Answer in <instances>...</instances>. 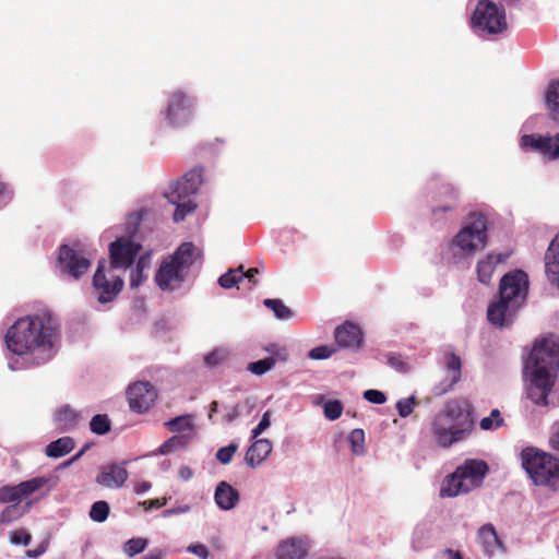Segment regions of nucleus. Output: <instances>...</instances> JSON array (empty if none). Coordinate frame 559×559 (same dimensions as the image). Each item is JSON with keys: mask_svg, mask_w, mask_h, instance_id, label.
Masks as SVG:
<instances>
[{"mask_svg": "<svg viewBox=\"0 0 559 559\" xmlns=\"http://www.w3.org/2000/svg\"><path fill=\"white\" fill-rule=\"evenodd\" d=\"M58 338V324L49 311L17 319L7 331L5 344L10 352L23 356L37 354V365L51 359Z\"/></svg>", "mask_w": 559, "mask_h": 559, "instance_id": "f257e3e1", "label": "nucleus"}, {"mask_svg": "<svg viewBox=\"0 0 559 559\" xmlns=\"http://www.w3.org/2000/svg\"><path fill=\"white\" fill-rule=\"evenodd\" d=\"M472 404L463 397L447 401L443 408L433 417L431 432L442 448L466 439L474 430Z\"/></svg>", "mask_w": 559, "mask_h": 559, "instance_id": "f03ea898", "label": "nucleus"}, {"mask_svg": "<svg viewBox=\"0 0 559 559\" xmlns=\"http://www.w3.org/2000/svg\"><path fill=\"white\" fill-rule=\"evenodd\" d=\"M198 255L199 250L192 242L181 243L173 254L160 263L155 274L157 286L165 292L180 288Z\"/></svg>", "mask_w": 559, "mask_h": 559, "instance_id": "7ed1b4c3", "label": "nucleus"}, {"mask_svg": "<svg viewBox=\"0 0 559 559\" xmlns=\"http://www.w3.org/2000/svg\"><path fill=\"white\" fill-rule=\"evenodd\" d=\"M521 462L530 478L537 486L559 489V459L534 447L521 452Z\"/></svg>", "mask_w": 559, "mask_h": 559, "instance_id": "20e7f679", "label": "nucleus"}, {"mask_svg": "<svg viewBox=\"0 0 559 559\" xmlns=\"http://www.w3.org/2000/svg\"><path fill=\"white\" fill-rule=\"evenodd\" d=\"M202 168L195 167L187 171L180 179L171 182L164 195L169 203L176 205L174 221L182 222L186 216L197 209V203L191 199L201 186Z\"/></svg>", "mask_w": 559, "mask_h": 559, "instance_id": "39448f33", "label": "nucleus"}, {"mask_svg": "<svg viewBox=\"0 0 559 559\" xmlns=\"http://www.w3.org/2000/svg\"><path fill=\"white\" fill-rule=\"evenodd\" d=\"M473 28L487 34H501L508 28L506 11L490 0L478 1L471 19Z\"/></svg>", "mask_w": 559, "mask_h": 559, "instance_id": "423d86ee", "label": "nucleus"}, {"mask_svg": "<svg viewBox=\"0 0 559 559\" xmlns=\"http://www.w3.org/2000/svg\"><path fill=\"white\" fill-rule=\"evenodd\" d=\"M487 218L483 213H471L467 224L456 234L453 242L464 252L471 253L487 245Z\"/></svg>", "mask_w": 559, "mask_h": 559, "instance_id": "0eeeda50", "label": "nucleus"}, {"mask_svg": "<svg viewBox=\"0 0 559 559\" xmlns=\"http://www.w3.org/2000/svg\"><path fill=\"white\" fill-rule=\"evenodd\" d=\"M526 397L536 406L547 407L549 395L557 382V373L547 370L524 368Z\"/></svg>", "mask_w": 559, "mask_h": 559, "instance_id": "6e6552de", "label": "nucleus"}, {"mask_svg": "<svg viewBox=\"0 0 559 559\" xmlns=\"http://www.w3.org/2000/svg\"><path fill=\"white\" fill-rule=\"evenodd\" d=\"M524 368L547 370L557 373L559 369V344L554 341H536Z\"/></svg>", "mask_w": 559, "mask_h": 559, "instance_id": "1a4fd4ad", "label": "nucleus"}, {"mask_svg": "<svg viewBox=\"0 0 559 559\" xmlns=\"http://www.w3.org/2000/svg\"><path fill=\"white\" fill-rule=\"evenodd\" d=\"M195 109L194 97L178 90L173 92L165 109L166 119L173 127L187 124L193 117Z\"/></svg>", "mask_w": 559, "mask_h": 559, "instance_id": "9d476101", "label": "nucleus"}, {"mask_svg": "<svg viewBox=\"0 0 559 559\" xmlns=\"http://www.w3.org/2000/svg\"><path fill=\"white\" fill-rule=\"evenodd\" d=\"M528 278L525 272L518 270L502 276L499 285V297L515 308H520L526 296Z\"/></svg>", "mask_w": 559, "mask_h": 559, "instance_id": "9b49d317", "label": "nucleus"}, {"mask_svg": "<svg viewBox=\"0 0 559 559\" xmlns=\"http://www.w3.org/2000/svg\"><path fill=\"white\" fill-rule=\"evenodd\" d=\"M52 477L39 476L32 479L21 481L16 486H2L0 488V502L1 503H17L29 497L32 493L48 487L51 488Z\"/></svg>", "mask_w": 559, "mask_h": 559, "instance_id": "f8f14e48", "label": "nucleus"}, {"mask_svg": "<svg viewBox=\"0 0 559 559\" xmlns=\"http://www.w3.org/2000/svg\"><path fill=\"white\" fill-rule=\"evenodd\" d=\"M91 266V261L68 245L59 248L57 267L61 274L79 280Z\"/></svg>", "mask_w": 559, "mask_h": 559, "instance_id": "ddd939ff", "label": "nucleus"}, {"mask_svg": "<svg viewBox=\"0 0 559 559\" xmlns=\"http://www.w3.org/2000/svg\"><path fill=\"white\" fill-rule=\"evenodd\" d=\"M105 260H100L93 276V287L100 304L112 301L123 288V281L119 276L108 278L105 274Z\"/></svg>", "mask_w": 559, "mask_h": 559, "instance_id": "4468645a", "label": "nucleus"}, {"mask_svg": "<svg viewBox=\"0 0 559 559\" xmlns=\"http://www.w3.org/2000/svg\"><path fill=\"white\" fill-rule=\"evenodd\" d=\"M432 198L435 205L431 209V214L436 219H441L444 214L454 212L460 203L459 191L449 182L438 185Z\"/></svg>", "mask_w": 559, "mask_h": 559, "instance_id": "2eb2a0df", "label": "nucleus"}, {"mask_svg": "<svg viewBox=\"0 0 559 559\" xmlns=\"http://www.w3.org/2000/svg\"><path fill=\"white\" fill-rule=\"evenodd\" d=\"M157 400V392L150 382H135L128 389L129 406L136 413L150 409Z\"/></svg>", "mask_w": 559, "mask_h": 559, "instance_id": "dca6fc26", "label": "nucleus"}, {"mask_svg": "<svg viewBox=\"0 0 559 559\" xmlns=\"http://www.w3.org/2000/svg\"><path fill=\"white\" fill-rule=\"evenodd\" d=\"M524 150L538 151L548 160L559 158V133L554 136L540 134H525L521 138Z\"/></svg>", "mask_w": 559, "mask_h": 559, "instance_id": "f3484780", "label": "nucleus"}, {"mask_svg": "<svg viewBox=\"0 0 559 559\" xmlns=\"http://www.w3.org/2000/svg\"><path fill=\"white\" fill-rule=\"evenodd\" d=\"M141 246L127 238H118L109 246L110 265L117 267H129L139 251Z\"/></svg>", "mask_w": 559, "mask_h": 559, "instance_id": "a211bd4d", "label": "nucleus"}, {"mask_svg": "<svg viewBox=\"0 0 559 559\" xmlns=\"http://www.w3.org/2000/svg\"><path fill=\"white\" fill-rule=\"evenodd\" d=\"M126 462L118 464L111 463L100 467L99 473L97 474L95 481L105 488L109 489H118L121 488L128 477L129 473L126 468Z\"/></svg>", "mask_w": 559, "mask_h": 559, "instance_id": "6ab92c4d", "label": "nucleus"}, {"mask_svg": "<svg viewBox=\"0 0 559 559\" xmlns=\"http://www.w3.org/2000/svg\"><path fill=\"white\" fill-rule=\"evenodd\" d=\"M334 338L340 348L358 349L362 344V332L357 324L347 321L335 329Z\"/></svg>", "mask_w": 559, "mask_h": 559, "instance_id": "aec40b11", "label": "nucleus"}, {"mask_svg": "<svg viewBox=\"0 0 559 559\" xmlns=\"http://www.w3.org/2000/svg\"><path fill=\"white\" fill-rule=\"evenodd\" d=\"M477 538L483 550L489 557L506 551V546L501 538L498 536V533L491 523H486L480 526L477 532Z\"/></svg>", "mask_w": 559, "mask_h": 559, "instance_id": "412c9836", "label": "nucleus"}, {"mask_svg": "<svg viewBox=\"0 0 559 559\" xmlns=\"http://www.w3.org/2000/svg\"><path fill=\"white\" fill-rule=\"evenodd\" d=\"M457 475H461L471 490L480 486L483 478L488 472V465L481 460H467L462 466L456 468Z\"/></svg>", "mask_w": 559, "mask_h": 559, "instance_id": "4be33fe9", "label": "nucleus"}, {"mask_svg": "<svg viewBox=\"0 0 559 559\" xmlns=\"http://www.w3.org/2000/svg\"><path fill=\"white\" fill-rule=\"evenodd\" d=\"M518 311L514 305L499 297L498 301L491 302L487 310L488 321L498 326L509 325Z\"/></svg>", "mask_w": 559, "mask_h": 559, "instance_id": "5701e85b", "label": "nucleus"}, {"mask_svg": "<svg viewBox=\"0 0 559 559\" xmlns=\"http://www.w3.org/2000/svg\"><path fill=\"white\" fill-rule=\"evenodd\" d=\"M214 500L222 510H231L239 502V491L226 481H221L216 486Z\"/></svg>", "mask_w": 559, "mask_h": 559, "instance_id": "b1692460", "label": "nucleus"}, {"mask_svg": "<svg viewBox=\"0 0 559 559\" xmlns=\"http://www.w3.org/2000/svg\"><path fill=\"white\" fill-rule=\"evenodd\" d=\"M545 260L547 277L552 285L559 288V234L550 242Z\"/></svg>", "mask_w": 559, "mask_h": 559, "instance_id": "393cba45", "label": "nucleus"}, {"mask_svg": "<svg viewBox=\"0 0 559 559\" xmlns=\"http://www.w3.org/2000/svg\"><path fill=\"white\" fill-rule=\"evenodd\" d=\"M80 413L69 405L61 406L55 412L53 421L59 432L69 431L79 425Z\"/></svg>", "mask_w": 559, "mask_h": 559, "instance_id": "a878e982", "label": "nucleus"}, {"mask_svg": "<svg viewBox=\"0 0 559 559\" xmlns=\"http://www.w3.org/2000/svg\"><path fill=\"white\" fill-rule=\"evenodd\" d=\"M271 451L272 443L267 439H258L247 450L245 461L249 466L255 467L267 457Z\"/></svg>", "mask_w": 559, "mask_h": 559, "instance_id": "bb28decb", "label": "nucleus"}, {"mask_svg": "<svg viewBox=\"0 0 559 559\" xmlns=\"http://www.w3.org/2000/svg\"><path fill=\"white\" fill-rule=\"evenodd\" d=\"M509 254L508 253H499V254H488L486 259L480 260L477 263V275L479 282L483 284H489L492 273L495 271V266L498 263H503L508 260Z\"/></svg>", "mask_w": 559, "mask_h": 559, "instance_id": "cd10ccee", "label": "nucleus"}, {"mask_svg": "<svg viewBox=\"0 0 559 559\" xmlns=\"http://www.w3.org/2000/svg\"><path fill=\"white\" fill-rule=\"evenodd\" d=\"M307 555V546L301 539H287L277 548V559H304Z\"/></svg>", "mask_w": 559, "mask_h": 559, "instance_id": "c85d7f7f", "label": "nucleus"}, {"mask_svg": "<svg viewBox=\"0 0 559 559\" xmlns=\"http://www.w3.org/2000/svg\"><path fill=\"white\" fill-rule=\"evenodd\" d=\"M447 369L449 384L444 388H438L437 394H444L453 390L454 385L461 380L462 361L456 354L451 353L447 355Z\"/></svg>", "mask_w": 559, "mask_h": 559, "instance_id": "c756f323", "label": "nucleus"}, {"mask_svg": "<svg viewBox=\"0 0 559 559\" xmlns=\"http://www.w3.org/2000/svg\"><path fill=\"white\" fill-rule=\"evenodd\" d=\"M471 491L469 486L461 475H457V471L451 475H449L445 480L443 481V485L440 490L441 497H455L460 493H466Z\"/></svg>", "mask_w": 559, "mask_h": 559, "instance_id": "7c9ffc66", "label": "nucleus"}, {"mask_svg": "<svg viewBox=\"0 0 559 559\" xmlns=\"http://www.w3.org/2000/svg\"><path fill=\"white\" fill-rule=\"evenodd\" d=\"M165 427L170 432H177L180 435H189L190 437H192V432L194 429L193 416L189 415V414L177 416V417L166 421Z\"/></svg>", "mask_w": 559, "mask_h": 559, "instance_id": "2f4dec72", "label": "nucleus"}, {"mask_svg": "<svg viewBox=\"0 0 559 559\" xmlns=\"http://www.w3.org/2000/svg\"><path fill=\"white\" fill-rule=\"evenodd\" d=\"M74 440L71 437H61L46 447V455L49 457H61L74 449Z\"/></svg>", "mask_w": 559, "mask_h": 559, "instance_id": "473e14b6", "label": "nucleus"}, {"mask_svg": "<svg viewBox=\"0 0 559 559\" xmlns=\"http://www.w3.org/2000/svg\"><path fill=\"white\" fill-rule=\"evenodd\" d=\"M546 109L549 117L559 121V81L549 84L546 93Z\"/></svg>", "mask_w": 559, "mask_h": 559, "instance_id": "72a5a7b5", "label": "nucleus"}, {"mask_svg": "<svg viewBox=\"0 0 559 559\" xmlns=\"http://www.w3.org/2000/svg\"><path fill=\"white\" fill-rule=\"evenodd\" d=\"M191 437L189 435H176L167 439L158 448V453L162 455L175 452L188 445Z\"/></svg>", "mask_w": 559, "mask_h": 559, "instance_id": "f704fd0d", "label": "nucleus"}, {"mask_svg": "<svg viewBox=\"0 0 559 559\" xmlns=\"http://www.w3.org/2000/svg\"><path fill=\"white\" fill-rule=\"evenodd\" d=\"M243 278V266L239 265L235 270H229L218 278V284L226 289L234 287Z\"/></svg>", "mask_w": 559, "mask_h": 559, "instance_id": "c9c22d12", "label": "nucleus"}, {"mask_svg": "<svg viewBox=\"0 0 559 559\" xmlns=\"http://www.w3.org/2000/svg\"><path fill=\"white\" fill-rule=\"evenodd\" d=\"M263 305L271 309L275 317L281 320L292 318V310L281 299H264Z\"/></svg>", "mask_w": 559, "mask_h": 559, "instance_id": "e433bc0d", "label": "nucleus"}, {"mask_svg": "<svg viewBox=\"0 0 559 559\" xmlns=\"http://www.w3.org/2000/svg\"><path fill=\"white\" fill-rule=\"evenodd\" d=\"M90 428L96 435H105L110 431L111 423L106 414H97L92 417Z\"/></svg>", "mask_w": 559, "mask_h": 559, "instance_id": "4c0bfd02", "label": "nucleus"}, {"mask_svg": "<svg viewBox=\"0 0 559 559\" xmlns=\"http://www.w3.org/2000/svg\"><path fill=\"white\" fill-rule=\"evenodd\" d=\"M277 362V358L274 356H270L267 358L250 362L247 367V369L255 374V376H262L269 370H271L275 364Z\"/></svg>", "mask_w": 559, "mask_h": 559, "instance_id": "58836bf2", "label": "nucleus"}, {"mask_svg": "<svg viewBox=\"0 0 559 559\" xmlns=\"http://www.w3.org/2000/svg\"><path fill=\"white\" fill-rule=\"evenodd\" d=\"M109 511V504L104 500H99L92 504L90 510V518L95 522L102 523L107 520Z\"/></svg>", "mask_w": 559, "mask_h": 559, "instance_id": "ea45409f", "label": "nucleus"}, {"mask_svg": "<svg viewBox=\"0 0 559 559\" xmlns=\"http://www.w3.org/2000/svg\"><path fill=\"white\" fill-rule=\"evenodd\" d=\"M146 546L147 539L131 538L124 544L123 551L128 557H134L135 555L143 552Z\"/></svg>", "mask_w": 559, "mask_h": 559, "instance_id": "a19ab883", "label": "nucleus"}, {"mask_svg": "<svg viewBox=\"0 0 559 559\" xmlns=\"http://www.w3.org/2000/svg\"><path fill=\"white\" fill-rule=\"evenodd\" d=\"M24 511L17 503L8 506L0 514L1 524H10L13 521L19 520L23 515Z\"/></svg>", "mask_w": 559, "mask_h": 559, "instance_id": "79ce46f5", "label": "nucleus"}, {"mask_svg": "<svg viewBox=\"0 0 559 559\" xmlns=\"http://www.w3.org/2000/svg\"><path fill=\"white\" fill-rule=\"evenodd\" d=\"M343 404L338 400H330L323 406L324 416L330 420H336L341 417Z\"/></svg>", "mask_w": 559, "mask_h": 559, "instance_id": "37998d69", "label": "nucleus"}, {"mask_svg": "<svg viewBox=\"0 0 559 559\" xmlns=\"http://www.w3.org/2000/svg\"><path fill=\"white\" fill-rule=\"evenodd\" d=\"M348 440L355 454H361L364 452L365 432L362 429H354L349 433Z\"/></svg>", "mask_w": 559, "mask_h": 559, "instance_id": "c03bdc74", "label": "nucleus"}, {"mask_svg": "<svg viewBox=\"0 0 559 559\" xmlns=\"http://www.w3.org/2000/svg\"><path fill=\"white\" fill-rule=\"evenodd\" d=\"M336 349L337 348L334 345H321L312 348L309 352V357L316 360L326 359L331 357L333 354H335Z\"/></svg>", "mask_w": 559, "mask_h": 559, "instance_id": "a18cd8bd", "label": "nucleus"}, {"mask_svg": "<svg viewBox=\"0 0 559 559\" xmlns=\"http://www.w3.org/2000/svg\"><path fill=\"white\" fill-rule=\"evenodd\" d=\"M32 540L31 534L23 528L15 530L10 532V542L13 545H24L27 546Z\"/></svg>", "mask_w": 559, "mask_h": 559, "instance_id": "49530a36", "label": "nucleus"}, {"mask_svg": "<svg viewBox=\"0 0 559 559\" xmlns=\"http://www.w3.org/2000/svg\"><path fill=\"white\" fill-rule=\"evenodd\" d=\"M236 451H237V445H235V444H229L227 447H223V448L218 449V451L216 452V459L222 464H228L233 460V456L236 453Z\"/></svg>", "mask_w": 559, "mask_h": 559, "instance_id": "de8ad7c7", "label": "nucleus"}, {"mask_svg": "<svg viewBox=\"0 0 559 559\" xmlns=\"http://www.w3.org/2000/svg\"><path fill=\"white\" fill-rule=\"evenodd\" d=\"M415 404L416 402L414 396L399 401L396 403L399 415L401 417H407L408 415L412 414Z\"/></svg>", "mask_w": 559, "mask_h": 559, "instance_id": "09e8293b", "label": "nucleus"}, {"mask_svg": "<svg viewBox=\"0 0 559 559\" xmlns=\"http://www.w3.org/2000/svg\"><path fill=\"white\" fill-rule=\"evenodd\" d=\"M226 358V353L223 349H215L207 354L204 358V361L210 367H215L219 365Z\"/></svg>", "mask_w": 559, "mask_h": 559, "instance_id": "8fccbe9b", "label": "nucleus"}, {"mask_svg": "<svg viewBox=\"0 0 559 559\" xmlns=\"http://www.w3.org/2000/svg\"><path fill=\"white\" fill-rule=\"evenodd\" d=\"M364 397L373 404H383L386 401V396L383 392L373 389L365 391Z\"/></svg>", "mask_w": 559, "mask_h": 559, "instance_id": "3c124183", "label": "nucleus"}, {"mask_svg": "<svg viewBox=\"0 0 559 559\" xmlns=\"http://www.w3.org/2000/svg\"><path fill=\"white\" fill-rule=\"evenodd\" d=\"M550 448L559 453V420L554 423L549 437Z\"/></svg>", "mask_w": 559, "mask_h": 559, "instance_id": "603ef678", "label": "nucleus"}, {"mask_svg": "<svg viewBox=\"0 0 559 559\" xmlns=\"http://www.w3.org/2000/svg\"><path fill=\"white\" fill-rule=\"evenodd\" d=\"M270 424V412H265L258 426L252 430V438H257L261 435L266 428H269Z\"/></svg>", "mask_w": 559, "mask_h": 559, "instance_id": "864d4df0", "label": "nucleus"}, {"mask_svg": "<svg viewBox=\"0 0 559 559\" xmlns=\"http://www.w3.org/2000/svg\"><path fill=\"white\" fill-rule=\"evenodd\" d=\"M388 364L395 370L403 372V373L408 372V370H409L408 365L405 361L401 360L399 357H394V356L389 357Z\"/></svg>", "mask_w": 559, "mask_h": 559, "instance_id": "5fc2aeb1", "label": "nucleus"}, {"mask_svg": "<svg viewBox=\"0 0 559 559\" xmlns=\"http://www.w3.org/2000/svg\"><path fill=\"white\" fill-rule=\"evenodd\" d=\"M146 277L143 274L142 269L135 267V270L132 271L130 276V285L131 287H139Z\"/></svg>", "mask_w": 559, "mask_h": 559, "instance_id": "6e6d98bb", "label": "nucleus"}, {"mask_svg": "<svg viewBox=\"0 0 559 559\" xmlns=\"http://www.w3.org/2000/svg\"><path fill=\"white\" fill-rule=\"evenodd\" d=\"M189 551H191L192 554H194L195 556H198L202 559H207V557H209V549L203 544H197V545L190 546Z\"/></svg>", "mask_w": 559, "mask_h": 559, "instance_id": "4d7b16f0", "label": "nucleus"}, {"mask_svg": "<svg viewBox=\"0 0 559 559\" xmlns=\"http://www.w3.org/2000/svg\"><path fill=\"white\" fill-rule=\"evenodd\" d=\"M166 499H152L148 501H144L141 504L145 508V510L148 509H159L166 504Z\"/></svg>", "mask_w": 559, "mask_h": 559, "instance_id": "13d9d810", "label": "nucleus"}, {"mask_svg": "<svg viewBox=\"0 0 559 559\" xmlns=\"http://www.w3.org/2000/svg\"><path fill=\"white\" fill-rule=\"evenodd\" d=\"M240 415V404L234 405L229 412L224 416L226 423H231Z\"/></svg>", "mask_w": 559, "mask_h": 559, "instance_id": "bf43d9fd", "label": "nucleus"}, {"mask_svg": "<svg viewBox=\"0 0 559 559\" xmlns=\"http://www.w3.org/2000/svg\"><path fill=\"white\" fill-rule=\"evenodd\" d=\"M12 199V192L8 189L7 185L0 179V200L8 202Z\"/></svg>", "mask_w": 559, "mask_h": 559, "instance_id": "052dcab7", "label": "nucleus"}, {"mask_svg": "<svg viewBox=\"0 0 559 559\" xmlns=\"http://www.w3.org/2000/svg\"><path fill=\"white\" fill-rule=\"evenodd\" d=\"M489 417L492 418L496 428H499V427H501L504 424V420L501 417V414H500L499 409H497V408L491 411Z\"/></svg>", "mask_w": 559, "mask_h": 559, "instance_id": "680f3d73", "label": "nucleus"}, {"mask_svg": "<svg viewBox=\"0 0 559 559\" xmlns=\"http://www.w3.org/2000/svg\"><path fill=\"white\" fill-rule=\"evenodd\" d=\"M259 274V270L257 267H250L247 272L243 271V277H247L250 283L253 285L257 284L255 276Z\"/></svg>", "mask_w": 559, "mask_h": 559, "instance_id": "e2e57ef3", "label": "nucleus"}, {"mask_svg": "<svg viewBox=\"0 0 559 559\" xmlns=\"http://www.w3.org/2000/svg\"><path fill=\"white\" fill-rule=\"evenodd\" d=\"M193 475V471L189 466H181L179 468V476L183 480H189Z\"/></svg>", "mask_w": 559, "mask_h": 559, "instance_id": "0e129e2a", "label": "nucleus"}, {"mask_svg": "<svg viewBox=\"0 0 559 559\" xmlns=\"http://www.w3.org/2000/svg\"><path fill=\"white\" fill-rule=\"evenodd\" d=\"M479 426L483 430L497 429L491 417H485L480 420Z\"/></svg>", "mask_w": 559, "mask_h": 559, "instance_id": "69168bd1", "label": "nucleus"}, {"mask_svg": "<svg viewBox=\"0 0 559 559\" xmlns=\"http://www.w3.org/2000/svg\"><path fill=\"white\" fill-rule=\"evenodd\" d=\"M46 551V547L39 545L36 549H31L26 551L27 557L29 558H38Z\"/></svg>", "mask_w": 559, "mask_h": 559, "instance_id": "338daca9", "label": "nucleus"}, {"mask_svg": "<svg viewBox=\"0 0 559 559\" xmlns=\"http://www.w3.org/2000/svg\"><path fill=\"white\" fill-rule=\"evenodd\" d=\"M444 555L448 557V559H463L460 551H455L453 549H445Z\"/></svg>", "mask_w": 559, "mask_h": 559, "instance_id": "774afa93", "label": "nucleus"}]
</instances>
